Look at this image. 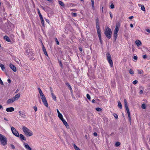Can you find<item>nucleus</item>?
Returning a JSON list of instances; mask_svg holds the SVG:
<instances>
[{"mask_svg":"<svg viewBox=\"0 0 150 150\" xmlns=\"http://www.w3.org/2000/svg\"><path fill=\"white\" fill-rule=\"evenodd\" d=\"M15 101V100L13 98H12L9 99L7 100V103L8 104H10L13 103Z\"/></svg>","mask_w":150,"mask_h":150,"instance_id":"13","label":"nucleus"},{"mask_svg":"<svg viewBox=\"0 0 150 150\" xmlns=\"http://www.w3.org/2000/svg\"><path fill=\"white\" fill-rule=\"evenodd\" d=\"M107 57V60L109 63L110 66L111 67H112L113 66V63L111 59V57L110 54L108 53L106 54Z\"/></svg>","mask_w":150,"mask_h":150,"instance_id":"6","label":"nucleus"},{"mask_svg":"<svg viewBox=\"0 0 150 150\" xmlns=\"http://www.w3.org/2000/svg\"><path fill=\"white\" fill-rule=\"evenodd\" d=\"M120 27V24L119 23H117L116 24V25L115 28L114 30V32L115 33H118L119 30V28Z\"/></svg>","mask_w":150,"mask_h":150,"instance_id":"9","label":"nucleus"},{"mask_svg":"<svg viewBox=\"0 0 150 150\" xmlns=\"http://www.w3.org/2000/svg\"><path fill=\"white\" fill-rule=\"evenodd\" d=\"M11 131L14 135L17 137L19 136V134L18 132L17 131L16 129L13 127H11Z\"/></svg>","mask_w":150,"mask_h":150,"instance_id":"7","label":"nucleus"},{"mask_svg":"<svg viewBox=\"0 0 150 150\" xmlns=\"http://www.w3.org/2000/svg\"><path fill=\"white\" fill-rule=\"evenodd\" d=\"M142 57L144 59H145L147 57L146 56V55H143L142 56Z\"/></svg>","mask_w":150,"mask_h":150,"instance_id":"52","label":"nucleus"},{"mask_svg":"<svg viewBox=\"0 0 150 150\" xmlns=\"http://www.w3.org/2000/svg\"><path fill=\"white\" fill-rule=\"evenodd\" d=\"M114 8V4H112L110 5V8H111V9H113V8Z\"/></svg>","mask_w":150,"mask_h":150,"instance_id":"44","label":"nucleus"},{"mask_svg":"<svg viewBox=\"0 0 150 150\" xmlns=\"http://www.w3.org/2000/svg\"><path fill=\"white\" fill-rule=\"evenodd\" d=\"M2 108H3L1 104H0V109H1Z\"/></svg>","mask_w":150,"mask_h":150,"instance_id":"60","label":"nucleus"},{"mask_svg":"<svg viewBox=\"0 0 150 150\" xmlns=\"http://www.w3.org/2000/svg\"><path fill=\"white\" fill-rule=\"evenodd\" d=\"M143 91L142 90H141L139 92V93L140 94H142L143 93Z\"/></svg>","mask_w":150,"mask_h":150,"instance_id":"55","label":"nucleus"},{"mask_svg":"<svg viewBox=\"0 0 150 150\" xmlns=\"http://www.w3.org/2000/svg\"><path fill=\"white\" fill-rule=\"evenodd\" d=\"M6 110L7 112H11L13 111L14 110V109L13 107H11L6 108Z\"/></svg>","mask_w":150,"mask_h":150,"instance_id":"14","label":"nucleus"},{"mask_svg":"<svg viewBox=\"0 0 150 150\" xmlns=\"http://www.w3.org/2000/svg\"><path fill=\"white\" fill-rule=\"evenodd\" d=\"M58 2H59V4L61 6H62L63 7H64L65 6V5H64V4L62 1H59Z\"/></svg>","mask_w":150,"mask_h":150,"instance_id":"26","label":"nucleus"},{"mask_svg":"<svg viewBox=\"0 0 150 150\" xmlns=\"http://www.w3.org/2000/svg\"><path fill=\"white\" fill-rule=\"evenodd\" d=\"M91 4L92 6L93 9H94L95 8L94 6V2L93 0H91Z\"/></svg>","mask_w":150,"mask_h":150,"instance_id":"30","label":"nucleus"},{"mask_svg":"<svg viewBox=\"0 0 150 150\" xmlns=\"http://www.w3.org/2000/svg\"><path fill=\"white\" fill-rule=\"evenodd\" d=\"M8 82L9 83H10L11 82V81L9 79H8L7 80Z\"/></svg>","mask_w":150,"mask_h":150,"instance_id":"53","label":"nucleus"},{"mask_svg":"<svg viewBox=\"0 0 150 150\" xmlns=\"http://www.w3.org/2000/svg\"><path fill=\"white\" fill-rule=\"evenodd\" d=\"M38 15L39 16L40 18L42 17L41 13H40V11L38 9Z\"/></svg>","mask_w":150,"mask_h":150,"instance_id":"31","label":"nucleus"},{"mask_svg":"<svg viewBox=\"0 0 150 150\" xmlns=\"http://www.w3.org/2000/svg\"><path fill=\"white\" fill-rule=\"evenodd\" d=\"M96 110L97 111H98V112H100V111H102V109L100 108H96Z\"/></svg>","mask_w":150,"mask_h":150,"instance_id":"33","label":"nucleus"},{"mask_svg":"<svg viewBox=\"0 0 150 150\" xmlns=\"http://www.w3.org/2000/svg\"><path fill=\"white\" fill-rule=\"evenodd\" d=\"M133 59L135 60H137V56H134Z\"/></svg>","mask_w":150,"mask_h":150,"instance_id":"50","label":"nucleus"},{"mask_svg":"<svg viewBox=\"0 0 150 150\" xmlns=\"http://www.w3.org/2000/svg\"><path fill=\"white\" fill-rule=\"evenodd\" d=\"M58 117H59V118L61 120H62L63 119H64L63 118V116H62V114H61V113L58 114Z\"/></svg>","mask_w":150,"mask_h":150,"instance_id":"23","label":"nucleus"},{"mask_svg":"<svg viewBox=\"0 0 150 150\" xmlns=\"http://www.w3.org/2000/svg\"><path fill=\"white\" fill-rule=\"evenodd\" d=\"M41 98L42 99V100H43L46 99V98L44 95H42L40 96Z\"/></svg>","mask_w":150,"mask_h":150,"instance_id":"29","label":"nucleus"},{"mask_svg":"<svg viewBox=\"0 0 150 150\" xmlns=\"http://www.w3.org/2000/svg\"><path fill=\"white\" fill-rule=\"evenodd\" d=\"M120 142H117L115 143V146H116L117 147V146H119L120 145Z\"/></svg>","mask_w":150,"mask_h":150,"instance_id":"34","label":"nucleus"},{"mask_svg":"<svg viewBox=\"0 0 150 150\" xmlns=\"http://www.w3.org/2000/svg\"><path fill=\"white\" fill-rule=\"evenodd\" d=\"M4 39L5 40L8 42H10L11 41L10 40L9 38L7 35H5L4 37Z\"/></svg>","mask_w":150,"mask_h":150,"instance_id":"18","label":"nucleus"},{"mask_svg":"<svg viewBox=\"0 0 150 150\" xmlns=\"http://www.w3.org/2000/svg\"><path fill=\"white\" fill-rule=\"evenodd\" d=\"M42 101L44 105L46 107H48V105L46 99L45 100H42Z\"/></svg>","mask_w":150,"mask_h":150,"instance_id":"17","label":"nucleus"},{"mask_svg":"<svg viewBox=\"0 0 150 150\" xmlns=\"http://www.w3.org/2000/svg\"><path fill=\"white\" fill-rule=\"evenodd\" d=\"M42 50L44 53V54H45L47 56H48V55L47 54V52L46 50V49L45 48L44 46V45L43 43H42Z\"/></svg>","mask_w":150,"mask_h":150,"instance_id":"10","label":"nucleus"},{"mask_svg":"<svg viewBox=\"0 0 150 150\" xmlns=\"http://www.w3.org/2000/svg\"><path fill=\"white\" fill-rule=\"evenodd\" d=\"M133 18V16H130L129 17V19H131Z\"/></svg>","mask_w":150,"mask_h":150,"instance_id":"56","label":"nucleus"},{"mask_svg":"<svg viewBox=\"0 0 150 150\" xmlns=\"http://www.w3.org/2000/svg\"><path fill=\"white\" fill-rule=\"evenodd\" d=\"M19 115L21 118H25L26 115L25 113L22 111H20L18 112Z\"/></svg>","mask_w":150,"mask_h":150,"instance_id":"8","label":"nucleus"},{"mask_svg":"<svg viewBox=\"0 0 150 150\" xmlns=\"http://www.w3.org/2000/svg\"><path fill=\"white\" fill-rule=\"evenodd\" d=\"M138 82V81L137 80H135L133 82V84H136Z\"/></svg>","mask_w":150,"mask_h":150,"instance_id":"41","label":"nucleus"},{"mask_svg":"<svg viewBox=\"0 0 150 150\" xmlns=\"http://www.w3.org/2000/svg\"><path fill=\"white\" fill-rule=\"evenodd\" d=\"M142 108L143 109H145L146 108V105H145V104H143L142 105Z\"/></svg>","mask_w":150,"mask_h":150,"instance_id":"32","label":"nucleus"},{"mask_svg":"<svg viewBox=\"0 0 150 150\" xmlns=\"http://www.w3.org/2000/svg\"><path fill=\"white\" fill-rule=\"evenodd\" d=\"M110 17H111V18H112V14L110 13Z\"/></svg>","mask_w":150,"mask_h":150,"instance_id":"62","label":"nucleus"},{"mask_svg":"<svg viewBox=\"0 0 150 150\" xmlns=\"http://www.w3.org/2000/svg\"><path fill=\"white\" fill-rule=\"evenodd\" d=\"M10 68L13 71L15 72L16 71V68L15 66L11 64L9 65Z\"/></svg>","mask_w":150,"mask_h":150,"instance_id":"11","label":"nucleus"},{"mask_svg":"<svg viewBox=\"0 0 150 150\" xmlns=\"http://www.w3.org/2000/svg\"><path fill=\"white\" fill-rule=\"evenodd\" d=\"M114 117L115 118L117 119L118 118V116H117V114H114Z\"/></svg>","mask_w":150,"mask_h":150,"instance_id":"47","label":"nucleus"},{"mask_svg":"<svg viewBox=\"0 0 150 150\" xmlns=\"http://www.w3.org/2000/svg\"><path fill=\"white\" fill-rule=\"evenodd\" d=\"M59 65L60 66L62 67V68L63 67V65H62V62H61V61H59Z\"/></svg>","mask_w":150,"mask_h":150,"instance_id":"43","label":"nucleus"},{"mask_svg":"<svg viewBox=\"0 0 150 150\" xmlns=\"http://www.w3.org/2000/svg\"><path fill=\"white\" fill-rule=\"evenodd\" d=\"M73 146L75 150H81L75 144H74Z\"/></svg>","mask_w":150,"mask_h":150,"instance_id":"27","label":"nucleus"},{"mask_svg":"<svg viewBox=\"0 0 150 150\" xmlns=\"http://www.w3.org/2000/svg\"><path fill=\"white\" fill-rule=\"evenodd\" d=\"M51 95L52 98L54 100L56 101L57 100L55 96L53 93L52 91Z\"/></svg>","mask_w":150,"mask_h":150,"instance_id":"20","label":"nucleus"},{"mask_svg":"<svg viewBox=\"0 0 150 150\" xmlns=\"http://www.w3.org/2000/svg\"><path fill=\"white\" fill-rule=\"evenodd\" d=\"M86 97H87V98L89 100H90V99H91L90 96V95L88 94H87V95H86Z\"/></svg>","mask_w":150,"mask_h":150,"instance_id":"40","label":"nucleus"},{"mask_svg":"<svg viewBox=\"0 0 150 150\" xmlns=\"http://www.w3.org/2000/svg\"><path fill=\"white\" fill-rule=\"evenodd\" d=\"M22 130L25 135L28 136H30L33 135V132L28 128L25 126H23Z\"/></svg>","mask_w":150,"mask_h":150,"instance_id":"2","label":"nucleus"},{"mask_svg":"<svg viewBox=\"0 0 150 150\" xmlns=\"http://www.w3.org/2000/svg\"><path fill=\"white\" fill-rule=\"evenodd\" d=\"M2 21V19L1 18H0V23H1Z\"/></svg>","mask_w":150,"mask_h":150,"instance_id":"64","label":"nucleus"},{"mask_svg":"<svg viewBox=\"0 0 150 150\" xmlns=\"http://www.w3.org/2000/svg\"><path fill=\"white\" fill-rule=\"evenodd\" d=\"M61 120L63 124L67 128H69V126L67 122L66 121H65L64 119H63Z\"/></svg>","mask_w":150,"mask_h":150,"instance_id":"15","label":"nucleus"},{"mask_svg":"<svg viewBox=\"0 0 150 150\" xmlns=\"http://www.w3.org/2000/svg\"><path fill=\"white\" fill-rule=\"evenodd\" d=\"M21 96V94L20 93H18L16 95L13 97V99H14L15 101L18 100L19 98H20Z\"/></svg>","mask_w":150,"mask_h":150,"instance_id":"12","label":"nucleus"},{"mask_svg":"<svg viewBox=\"0 0 150 150\" xmlns=\"http://www.w3.org/2000/svg\"><path fill=\"white\" fill-rule=\"evenodd\" d=\"M10 146H11V148L12 149H15V147L13 145L11 144L10 145Z\"/></svg>","mask_w":150,"mask_h":150,"instance_id":"49","label":"nucleus"},{"mask_svg":"<svg viewBox=\"0 0 150 150\" xmlns=\"http://www.w3.org/2000/svg\"><path fill=\"white\" fill-rule=\"evenodd\" d=\"M95 20L96 23V28L97 29V32L98 36L99 37L100 41V42H101L102 40L101 38V31L100 28L99 19L98 18H97L95 19Z\"/></svg>","mask_w":150,"mask_h":150,"instance_id":"1","label":"nucleus"},{"mask_svg":"<svg viewBox=\"0 0 150 150\" xmlns=\"http://www.w3.org/2000/svg\"><path fill=\"white\" fill-rule=\"evenodd\" d=\"M30 52V50H26V53L27 54V55L29 56L30 54H30L29 53Z\"/></svg>","mask_w":150,"mask_h":150,"instance_id":"37","label":"nucleus"},{"mask_svg":"<svg viewBox=\"0 0 150 150\" xmlns=\"http://www.w3.org/2000/svg\"><path fill=\"white\" fill-rule=\"evenodd\" d=\"M19 91V90L18 89H17L16 90V91L15 92V93H17L18 92V91Z\"/></svg>","mask_w":150,"mask_h":150,"instance_id":"61","label":"nucleus"},{"mask_svg":"<svg viewBox=\"0 0 150 150\" xmlns=\"http://www.w3.org/2000/svg\"><path fill=\"white\" fill-rule=\"evenodd\" d=\"M142 72H143V71L142 70H138V73L139 74H142Z\"/></svg>","mask_w":150,"mask_h":150,"instance_id":"42","label":"nucleus"},{"mask_svg":"<svg viewBox=\"0 0 150 150\" xmlns=\"http://www.w3.org/2000/svg\"><path fill=\"white\" fill-rule=\"evenodd\" d=\"M130 27L132 28L133 27V24L132 23L130 24Z\"/></svg>","mask_w":150,"mask_h":150,"instance_id":"59","label":"nucleus"},{"mask_svg":"<svg viewBox=\"0 0 150 150\" xmlns=\"http://www.w3.org/2000/svg\"><path fill=\"white\" fill-rule=\"evenodd\" d=\"M57 111L58 114L60 113V112L59 111V110L58 109H57Z\"/></svg>","mask_w":150,"mask_h":150,"instance_id":"58","label":"nucleus"},{"mask_svg":"<svg viewBox=\"0 0 150 150\" xmlns=\"http://www.w3.org/2000/svg\"><path fill=\"white\" fill-rule=\"evenodd\" d=\"M141 9L143 11H145V9L144 6L143 5L141 7Z\"/></svg>","mask_w":150,"mask_h":150,"instance_id":"36","label":"nucleus"},{"mask_svg":"<svg viewBox=\"0 0 150 150\" xmlns=\"http://www.w3.org/2000/svg\"><path fill=\"white\" fill-rule=\"evenodd\" d=\"M95 100L94 99H93L92 101V103H95Z\"/></svg>","mask_w":150,"mask_h":150,"instance_id":"57","label":"nucleus"},{"mask_svg":"<svg viewBox=\"0 0 150 150\" xmlns=\"http://www.w3.org/2000/svg\"><path fill=\"white\" fill-rule=\"evenodd\" d=\"M33 108L35 112H36L37 111V108L36 106H34L33 107Z\"/></svg>","mask_w":150,"mask_h":150,"instance_id":"46","label":"nucleus"},{"mask_svg":"<svg viewBox=\"0 0 150 150\" xmlns=\"http://www.w3.org/2000/svg\"><path fill=\"white\" fill-rule=\"evenodd\" d=\"M7 140L3 135L0 134V144L2 145L5 146L7 144Z\"/></svg>","mask_w":150,"mask_h":150,"instance_id":"3","label":"nucleus"},{"mask_svg":"<svg viewBox=\"0 0 150 150\" xmlns=\"http://www.w3.org/2000/svg\"><path fill=\"white\" fill-rule=\"evenodd\" d=\"M146 30L148 33H150V29L149 28L146 29Z\"/></svg>","mask_w":150,"mask_h":150,"instance_id":"48","label":"nucleus"},{"mask_svg":"<svg viewBox=\"0 0 150 150\" xmlns=\"http://www.w3.org/2000/svg\"><path fill=\"white\" fill-rule=\"evenodd\" d=\"M104 33L106 37L109 39L111 37L112 31L108 27H107L105 29Z\"/></svg>","mask_w":150,"mask_h":150,"instance_id":"4","label":"nucleus"},{"mask_svg":"<svg viewBox=\"0 0 150 150\" xmlns=\"http://www.w3.org/2000/svg\"><path fill=\"white\" fill-rule=\"evenodd\" d=\"M93 135L94 136H97V134L96 132H95L93 133Z\"/></svg>","mask_w":150,"mask_h":150,"instance_id":"54","label":"nucleus"},{"mask_svg":"<svg viewBox=\"0 0 150 150\" xmlns=\"http://www.w3.org/2000/svg\"><path fill=\"white\" fill-rule=\"evenodd\" d=\"M24 145L25 147L27 150H32L31 148L29 146V145L27 143H24Z\"/></svg>","mask_w":150,"mask_h":150,"instance_id":"16","label":"nucleus"},{"mask_svg":"<svg viewBox=\"0 0 150 150\" xmlns=\"http://www.w3.org/2000/svg\"><path fill=\"white\" fill-rule=\"evenodd\" d=\"M0 67H1L2 71H4L5 70L4 66L3 64H0Z\"/></svg>","mask_w":150,"mask_h":150,"instance_id":"21","label":"nucleus"},{"mask_svg":"<svg viewBox=\"0 0 150 150\" xmlns=\"http://www.w3.org/2000/svg\"><path fill=\"white\" fill-rule=\"evenodd\" d=\"M21 139L23 140H25L26 139L24 137V136L22 134H20L19 135Z\"/></svg>","mask_w":150,"mask_h":150,"instance_id":"22","label":"nucleus"},{"mask_svg":"<svg viewBox=\"0 0 150 150\" xmlns=\"http://www.w3.org/2000/svg\"><path fill=\"white\" fill-rule=\"evenodd\" d=\"M55 40L56 42V43L57 45H59V41H58L57 39V38H55Z\"/></svg>","mask_w":150,"mask_h":150,"instance_id":"45","label":"nucleus"},{"mask_svg":"<svg viewBox=\"0 0 150 150\" xmlns=\"http://www.w3.org/2000/svg\"><path fill=\"white\" fill-rule=\"evenodd\" d=\"M39 93L40 96L44 95V94L42 92V91H39Z\"/></svg>","mask_w":150,"mask_h":150,"instance_id":"51","label":"nucleus"},{"mask_svg":"<svg viewBox=\"0 0 150 150\" xmlns=\"http://www.w3.org/2000/svg\"><path fill=\"white\" fill-rule=\"evenodd\" d=\"M117 36V33H114V37L115 41Z\"/></svg>","mask_w":150,"mask_h":150,"instance_id":"25","label":"nucleus"},{"mask_svg":"<svg viewBox=\"0 0 150 150\" xmlns=\"http://www.w3.org/2000/svg\"><path fill=\"white\" fill-rule=\"evenodd\" d=\"M124 102L126 110L127 112L128 117H129V120L130 122L131 120V117L130 116V113L129 111V109L127 105V101L126 99H125L124 100Z\"/></svg>","mask_w":150,"mask_h":150,"instance_id":"5","label":"nucleus"},{"mask_svg":"<svg viewBox=\"0 0 150 150\" xmlns=\"http://www.w3.org/2000/svg\"><path fill=\"white\" fill-rule=\"evenodd\" d=\"M77 13H72L71 15L74 17L76 16H77Z\"/></svg>","mask_w":150,"mask_h":150,"instance_id":"39","label":"nucleus"},{"mask_svg":"<svg viewBox=\"0 0 150 150\" xmlns=\"http://www.w3.org/2000/svg\"><path fill=\"white\" fill-rule=\"evenodd\" d=\"M118 107L119 108H120V109L122 108V106L121 103L120 102H118Z\"/></svg>","mask_w":150,"mask_h":150,"instance_id":"28","label":"nucleus"},{"mask_svg":"<svg viewBox=\"0 0 150 150\" xmlns=\"http://www.w3.org/2000/svg\"><path fill=\"white\" fill-rule=\"evenodd\" d=\"M38 90L39 91V92L40 91H41V89L39 88H38Z\"/></svg>","mask_w":150,"mask_h":150,"instance_id":"63","label":"nucleus"},{"mask_svg":"<svg viewBox=\"0 0 150 150\" xmlns=\"http://www.w3.org/2000/svg\"><path fill=\"white\" fill-rule=\"evenodd\" d=\"M129 72L130 74H134V71L132 69H130Z\"/></svg>","mask_w":150,"mask_h":150,"instance_id":"35","label":"nucleus"},{"mask_svg":"<svg viewBox=\"0 0 150 150\" xmlns=\"http://www.w3.org/2000/svg\"><path fill=\"white\" fill-rule=\"evenodd\" d=\"M40 18V20L41 21V23L42 24V25L43 26H44L45 25H44V19H43V18L42 17H41Z\"/></svg>","mask_w":150,"mask_h":150,"instance_id":"24","label":"nucleus"},{"mask_svg":"<svg viewBox=\"0 0 150 150\" xmlns=\"http://www.w3.org/2000/svg\"><path fill=\"white\" fill-rule=\"evenodd\" d=\"M135 43L137 45L138 47L140 45L142 44L141 42L139 40H137L135 41Z\"/></svg>","mask_w":150,"mask_h":150,"instance_id":"19","label":"nucleus"},{"mask_svg":"<svg viewBox=\"0 0 150 150\" xmlns=\"http://www.w3.org/2000/svg\"><path fill=\"white\" fill-rule=\"evenodd\" d=\"M68 88L71 90V92H72V89L71 86L70 85H68Z\"/></svg>","mask_w":150,"mask_h":150,"instance_id":"38","label":"nucleus"}]
</instances>
